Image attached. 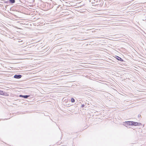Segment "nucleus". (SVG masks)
<instances>
[{
  "label": "nucleus",
  "instance_id": "obj_10",
  "mask_svg": "<svg viewBox=\"0 0 146 146\" xmlns=\"http://www.w3.org/2000/svg\"><path fill=\"white\" fill-rule=\"evenodd\" d=\"M71 102H73V98H72L71 100Z\"/></svg>",
  "mask_w": 146,
  "mask_h": 146
},
{
  "label": "nucleus",
  "instance_id": "obj_9",
  "mask_svg": "<svg viewBox=\"0 0 146 146\" xmlns=\"http://www.w3.org/2000/svg\"><path fill=\"white\" fill-rule=\"evenodd\" d=\"M84 106H85V105L84 104H83L81 106L82 107H82H84Z\"/></svg>",
  "mask_w": 146,
  "mask_h": 146
},
{
  "label": "nucleus",
  "instance_id": "obj_5",
  "mask_svg": "<svg viewBox=\"0 0 146 146\" xmlns=\"http://www.w3.org/2000/svg\"><path fill=\"white\" fill-rule=\"evenodd\" d=\"M20 97H23L25 98H27L28 97H29V96L28 95H25V96H22V95H20Z\"/></svg>",
  "mask_w": 146,
  "mask_h": 146
},
{
  "label": "nucleus",
  "instance_id": "obj_4",
  "mask_svg": "<svg viewBox=\"0 0 146 146\" xmlns=\"http://www.w3.org/2000/svg\"><path fill=\"white\" fill-rule=\"evenodd\" d=\"M116 58L118 60H119L120 61L122 62L123 61V60L119 56H117Z\"/></svg>",
  "mask_w": 146,
  "mask_h": 146
},
{
  "label": "nucleus",
  "instance_id": "obj_6",
  "mask_svg": "<svg viewBox=\"0 0 146 146\" xmlns=\"http://www.w3.org/2000/svg\"><path fill=\"white\" fill-rule=\"evenodd\" d=\"M100 1V0H94V3H98Z\"/></svg>",
  "mask_w": 146,
  "mask_h": 146
},
{
  "label": "nucleus",
  "instance_id": "obj_2",
  "mask_svg": "<svg viewBox=\"0 0 146 146\" xmlns=\"http://www.w3.org/2000/svg\"><path fill=\"white\" fill-rule=\"evenodd\" d=\"M132 126H137V125H141V123H137L132 121Z\"/></svg>",
  "mask_w": 146,
  "mask_h": 146
},
{
  "label": "nucleus",
  "instance_id": "obj_8",
  "mask_svg": "<svg viewBox=\"0 0 146 146\" xmlns=\"http://www.w3.org/2000/svg\"><path fill=\"white\" fill-rule=\"evenodd\" d=\"M4 94V93L3 91L0 90V94L3 95Z\"/></svg>",
  "mask_w": 146,
  "mask_h": 146
},
{
  "label": "nucleus",
  "instance_id": "obj_11",
  "mask_svg": "<svg viewBox=\"0 0 146 146\" xmlns=\"http://www.w3.org/2000/svg\"><path fill=\"white\" fill-rule=\"evenodd\" d=\"M74 6H75V5H74ZM76 8V7H74V9ZM74 10H76V9H74Z\"/></svg>",
  "mask_w": 146,
  "mask_h": 146
},
{
  "label": "nucleus",
  "instance_id": "obj_3",
  "mask_svg": "<svg viewBox=\"0 0 146 146\" xmlns=\"http://www.w3.org/2000/svg\"><path fill=\"white\" fill-rule=\"evenodd\" d=\"M21 75H15L14 76V78H20L21 77Z\"/></svg>",
  "mask_w": 146,
  "mask_h": 146
},
{
  "label": "nucleus",
  "instance_id": "obj_1",
  "mask_svg": "<svg viewBox=\"0 0 146 146\" xmlns=\"http://www.w3.org/2000/svg\"><path fill=\"white\" fill-rule=\"evenodd\" d=\"M125 124L126 125L127 127H129L130 125L132 126V121H128L125 122Z\"/></svg>",
  "mask_w": 146,
  "mask_h": 146
},
{
  "label": "nucleus",
  "instance_id": "obj_12",
  "mask_svg": "<svg viewBox=\"0 0 146 146\" xmlns=\"http://www.w3.org/2000/svg\"><path fill=\"white\" fill-rule=\"evenodd\" d=\"M76 28V27H75V26H74V29H75Z\"/></svg>",
  "mask_w": 146,
  "mask_h": 146
},
{
  "label": "nucleus",
  "instance_id": "obj_14",
  "mask_svg": "<svg viewBox=\"0 0 146 146\" xmlns=\"http://www.w3.org/2000/svg\"><path fill=\"white\" fill-rule=\"evenodd\" d=\"M138 117H139V115H138Z\"/></svg>",
  "mask_w": 146,
  "mask_h": 146
},
{
  "label": "nucleus",
  "instance_id": "obj_13",
  "mask_svg": "<svg viewBox=\"0 0 146 146\" xmlns=\"http://www.w3.org/2000/svg\"><path fill=\"white\" fill-rule=\"evenodd\" d=\"M75 102V100L74 99V102Z\"/></svg>",
  "mask_w": 146,
  "mask_h": 146
},
{
  "label": "nucleus",
  "instance_id": "obj_7",
  "mask_svg": "<svg viewBox=\"0 0 146 146\" xmlns=\"http://www.w3.org/2000/svg\"><path fill=\"white\" fill-rule=\"evenodd\" d=\"M10 1L12 3H14L15 2V0H10Z\"/></svg>",
  "mask_w": 146,
  "mask_h": 146
}]
</instances>
